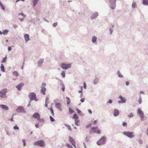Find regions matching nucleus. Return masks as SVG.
<instances>
[{"label": "nucleus", "instance_id": "f257e3e1", "mask_svg": "<svg viewBox=\"0 0 148 148\" xmlns=\"http://www.w3.org/2000/svg\"><path fill=\"white\" fill-rule=\"evenodd\" d=\"M106 139V137L105 136H102L100 139L97 142V144L98 145H101L105 144Z\"/></svg>", "mask_w": 148, "mask_h": 148}, {"label": "nucleus", "instance_id": "13d9d810", "mask_svg": "<svg viewBox=\"0 0 148 148\" xmlns=\"http://www.w3.org/2000/svg\"><path fill=\"white\" fill-rule=\"evenodd\" d=\"M91 125V123H90L89 125H86V128H88Z\"/></svg>", "mask_w": 148, "mask_h": 148}, {"label": "nucleus", "instance_id": "c756f323", "mask_svg": "<svg viewBox=\"0 0 148 148\" xmlns=\"http://www.w3.org/2000/svg\"><path fill=\"white\" fill-rule=\"evenodd\" d=\"M0 67L2 71L4 72H5V70L4 66L3 64H1Z\"/></svg>", "mask_w": 148, "mask_h": 148}, {"label": "nucleus", "instance_id": "49530a36", "mask_svg": "<svg viewBox=\"0 0 148 148\" xmlns=\"http://www.w3.org/2000/svg\"><path fill=\"white\" fill-rule=\"evenodd\" d=\"M59 99H55L54 100V103L55 104H56V103H57V102L59 101Z\"/></svg>", "mask_w": 148, "mask_h": 148}, {"label": "nucleus", "instance_id": "7ed1b4c3", "mask_svg": "<svg viewBox=\"0 0 148 148\" xmlns=\"http://www.w3.org/2000/svg\"><path fill=\"white\" fill-rule=\"evenodd\" d=\"M34 145H38L41 147H43L45 146V143L42 140L34 142Z\"/></svg>", "mask_w": 148, "mask_h": 148}, {"label": "nucleus", "instance_id": "052dcab7", "mask_svg": "<svg viewBox=\"0 0 148 148\" xmlns=\"http://www.w3.org/2000/svg\"><path fill=\"white\" fill-rule=\"evenodd\" d=\"M13 27L14 28H16L18 27V25L16 24H14L13 25Z\"/></svg>", "mask_w": 148, "mask_h": 148}, {"label": "nucleus", "instance_id": "a18cd8bd", "mask_svg": "<svg viewBox=\"0 0 148 148\" xmlns=\"http://www.w3.org/2000/svg\"><path fill=\"white\" fill-rule=\"evenodd\" d=\"M13 128L15 130H19V127L17 126V125H16L13 127Z\"/></svg>", "mask_w": 148, "mask_h": 148}, {"label": "nucleus", "instance_id": "a211bd4d", "mask_svg": "<svg viewBox=\"0 0 148 148\" xmlns=\"http://www.w3.org/2000/svg\"><path fill=\"white\" fill-rule=\"evenodd\" d=\"M24 85V84L23 83H21L18 84L17 86H16V87L17 88L18 90L20 91L21 90V88Z\"/></svg>", "mask_w": 148, "mask_h": 148}, {"label": "nucleus", "instance_id": "1a4fd4ad", "mask_svg": "<svg viewBox=\"0 0 148 148\" xmlns=\"http://www.w3.org/2000/svg\"><path fill=\"white\" fill-rule=\"evenodd\" d=\"M137 113L140 116L141 119V120L142 121L144 120V114L142 112V111L140 109L138 108V109Z\"/></svg>", "mask_w": 148, "mask_h": 148}, {"label": "nucleus", "instance_id": "0e129e2a", "mask_svg": "<svg viewBox=\"0 0 148 148\" xmlns=\"http://www.w3.org/2000/svg\"><path fill=\"white\" fill-rule=\"evenodd\" d=\"M8 50L9 51H10L12 50V48L11 47H9L8 48Z\"/></svg>", "mask_w": 148, "mask_h": 148}, {"label": "nucleus", "instance_id": "0eeeda50", "mask_svg": "<svg viewBox=\"0 0 148 148\" xmlns=\"http://www.w3.org/2000/svg\"><path fill=\"white\" fill-rule=\"evenodd\" d=\"M7 90L6 89H3L0 91V97L1 98H4L5 97Z\"/></svg>", "mask_w": 148, "mask_h": 148}, {"label": "nucleus", "instance_id": "5fc2aeb1", "mask_svg": "<svg viewBox=\"0 0 148 148\" xmlns=\"http://www.w3.org/2000/svg\"><path fill=\"white\" fill-rule=\"evenodd\" d=\"M58 25L57 23H53V26L54 27H56Z\"/></svg>", "mask_w": 148, "mask_h": 148}, {"label": "nucleus", "instance_id": "9b49d317", "mask_svg": "<svg viewBox=\"0 0 148 148\" xmlns=\"http://www.w3.org/2000/svg\"><path fill=\"white\" fill-rule=\"evenodd\" d=\"M26 16L23 13H19L18 14V18L21 21H23Z\"/></svg>", "mask_w": 148, "mask_h": 148}, {"label": "nucleus", "instance_id": "4468645a", "mask_svg": "<svg viewBox=\"0 0 148 148\" xmlns=\"http://www.w3.org/2000/svg\"><path fill=\"white\" fill-rule=\"evenodd\" d=\"M98 128L97 127H92L91 128V130L93 131L94 133H97L98 134H100L101 133V131L100 130H99L98 131H97L96 130V129H97Z\"/></svg>", "mask_w": 148, "mask_h": 148}, {"label": "nucleus", "instance_id": "9d476101", "mask_svg": "<svg viewBox=\"0 0 148 148\" xmlns=\"http://www.w3.org/2000/svg\"><path fill=\"white\" fill-rule=\"evenodd\" d=\"M137 113L140 116L141 119V120L142 121L144 120V114L142 112V111L140 109L138 108V109Z\"/></svg>", "mask_w": 148, "mask_h": 148}, {"label": "nucleus", "instance_id": "4c0bfd02", "mask_svg": "<svg viewBox=\"0 0 148 148\" xmlns=\"http://www.w3.org/2000/svg\"><path fill=\"white\" fill-rule=\"evenodd\" d=\"M69 112L70 114H72L73 113H74V111L72 109H71V108H69Z\"/></svg>", "mask_w": 148, "mask_h": 148}, {"label": "nucleus", "instance_id": "f8f14e48", "mask_svg": "<svg viewBox=\"0 0 148 148\" xmlns=\"http://www.w3.org/2000/svg\"><path fill=\"white\" fill-rule=\"evenodd\" d=\"M119 98L121 99V100L118 101V103H124L126 102V99L125 98L123 97L122 96L120 95Z\"/></svg>", "mask_w": 148, "mask_h": 148}, {"label": "nucleus", "instance_id": "69168bd1", "mask_svg": "<svg viewBox=\"0 0 148 148\" xmlns=\"http://www.w3.org/2000/svg\"><path fill=\"white\" fill-rule=\"evenodd\" d=\"M88 112L90 114L92 113V111L90 109L88 110Z\"/></svg>", "mask_w": 148, "mask_h": 148}, {"label": "nucleus", "instance_id": "39448f33", "mask_svg": "<svg viewBox=\"0 0 148 148\" xmlns=\"http://www.w3.org/2000/svg\"><path fill=\"white\" fill-rule=\"evenodd\" d=\"M116 0H109L110 6L112 10L115 8Z\"/></svg>", "mask_w": 148, "mask_h": 148}, {"label": "nucleus", "instance_id": "bb28decb", "mask_svg": "<svg viewBox=\"0 0 148 148\" xmlns=\"http://www.w3.org/2000/svg\"><path fill=\"white\" fill-rule=\"evenodd\" d=\"M60 85L62 86V90L63 92H64L65 90V86L63 83L62 82V83L60 84Z\"/></svg>", "mask_w": 148, "mask_h": 148}, {"label": "nucleus", "instance_id": "c85d7f7f", "mask_svg": "<svg viewBox=\"0 0 148 148\" xmlns=\"http://www.w3.org/2000/svg\"><path fill=\"white\" fill-rule=\"evenodd\" d=\"M99 82V79L98 78H95L94 80H93V83L95 84H97Z\"/></svg>", "mask_w": 148, "mask_h": 148}, {"label": "nucleus", "instance_id": "4d7b16f0", "mask_svg": "<svg viewBox=\"0 0 148 148\" xmlns=\"http://www.w3.org/2000/svg\"><path fill=\"white\" fill-rule=\"evenodd\" d=\"M84 89H86V84L85 82L84 83Z\"/></svg>", "mask_w": 148, "mask_h": 148}, {"label": "nucleus", "instance_id": "72a5a7b5", "mask_svg": "<svg viewBox=\"0 0 148 148\" xmlns=\"http://www.w3.org/2000/svg\"><path fill=\"white\" fill-rule=\"evenodd\" d=\"M0 6H1V8L2 10H5V8L1 2H0Z\"/></svg>", "mask_w": 148, "mask_h": 148}, {"label": "nucleus", "instance_id": "f704fd0d", "mask_svg": "<svg viewBox=\"0 0 148 148\" xmlns=\"http://www.w3.org/2000/svg\"><path fill=\"white\" fill-rule=\"evenodd\" d=\"M64 125H65V126L68 127V129L70 131H71V127L69 125H67L66 124H64Z\"/></svg>", "mask_w": 148, "mask_h": 148}, {"label": "nucleus", "instance_id": "3c124183", "mask_svg": "<svg viewBox=\"0 0 148 148\" xmlns=\"http://www.w3.org/2000/svg\"><path fill=\"white\" fill-rule=\"evenodd\" d=\"M22 141H23V146H25L26 145V142H25V140H24V139H23L22 140Z\"/></svg>", "mask_w": 148, "mask_h": 148}, {"label": "nucleus", "instance_id": "6ab92c4d", "mask_svg": "<svg viewBox=\"0 0 148 148\" xmlns=\"http://www.w3.org/2000/svg\"><path fill=\"white\" fill-rule=\"evenodd\" d=\"M41 93L43 95H45V91L46 90V89L45 87H43L42 86H41Z\"/></svg>", "mask_w": 148, "mask_h": 148}, {"label": "nucleus", "instance_id": "680f3d73", "mask_svg": "<svg viewBox=\"0 0 148 148\" xmlns=\"http://www.w3.org/2000/svg\"><path fill=\"white\" fill-rule=\"evenodd\" d=\"M139 143L140 144H142L143 143V141L142 140H139Z\"/></svg>", "mask_w": 148, "mask_h": 148}, {"label": "nucleus", "instance_id": "aec40b11", "mask_svg": "<svg viewBox=\"0 0 148 148\" xmlns=\"http://www.w3.org/2000/svg\"><path fill=\"white\" fill-rule=\"evenodd\" d=\"M24 37L26 42H27L30 40L29 35L27 34H25L24 36Z\"/></svg>", "mask_w": 148, "mask_h": 148}, {"label": "nucleus", "instance_id": "c03bdc74", "mask_svg": "<svg viewBox=\"0 0 148 148\" xmlns=\"http://www.w3.org/2000/svg\"><path fill=\"white\" fill-rule=\"evenodd\" d=\"M49 118L51 121L53 122L55 121V119L52 116H49Z\"/></svg>", "mask_w": 148, "mask_h": 148}, {"label": "nucleus", "instance_id": "864d4df0", "mask_svg": "<svg viewBox=\"0 0 148 148\" xmlns=\"http://www.w3.org/2000/svg\"><path fill=\"white\" fill-rule=\"evenodd\" d=\"M122 125L124 127L127 126V124L125 122H124L123 123Z\"/></svg>", "mask_w": 148, "mask_h": 148}, {"label": "nucleus", "instance_id": "e2e57ef3", "mask_svg": "<svg viewBox=\"0 0 148 148\" xmlns=\"http://www.w3.org/2000/svg\"><path fill=\"white\" fill-rule=\"evenodd\" d=\"M125 83L126 86H128L129 85V82L128 81H126Z\"/></svg>", "mask_w": 148, "mask_h": 148}, {"label": "nucleus", "instance_id": "393cba45", "mask_svg": "<svg viewBox=\"0 0 148 148\" xmlns=\"http://www.w3.org/2000/svg\"><path fill=\"white\" fill-rule=\"evenodd\" d=\"M117 75H118V77L120 78H122L123 77V75L121 73L120 71H117L116 73Z\"/></svg>", "mask_w": 148, "mask_h": 148}, {"label": "nucleus", "instance_id": "ea45409f", "mask_svg": "<svg viewBox=\"0 0 148 148\" xmlns=\"http://www.w3.org/2000/svg\"><path fill=\"white\" fill-rule=\"evenodd\" d=\"M61 75L62 77L64 78L65 76V73L64 71H62Z\"/></svg>", "mask_w": 148, "mask_h": 148}, {"label": "nucleus", "instance_id": "473e14b6", "mask_svg": "<svg viewBox=\"0 0 148 148\" xmlns=\"http://www.w3.org/2000/svg\"><path fill=\"white\" fill-rule=\"evenodd\" d=\"M69 141L71 143L72 142H73V141H74V140L73 138L71 136L69 137Z\"/></svg>", "mask_w": 148, "mask_h": 148}, {"label": "nucleus", "instance_id": "dca6fc26", "mask_svg": "<svg viewBox=\"0 0 148 148\" xmlns=\"http://www.w3.org/2000/svg\"><path fill=\"white\" fill-rule=\"evenodd\" d=\"M99 14L97 12H95L92 14V16H91L90 18L91 20L94 19L97 17L98 16Z\"/></svg>", "mask_w": 148, "mask_h": 148}, {"label": "nucleus", "instance_id": "338daca9", "mask_svg": "<svg viewBox=\"0 0 148 148\" xmlns=\"http://www.w3.org/2000/svg\"><path fill=\"white\" fill-rule=\"evenodd\" d=\"M80 101L82 102H83L84 101V98H82L81 99Z\"/></svg>", "mask_w": 148, "mask_h": 148}, {"label": "nucleus", "instance_id": "6e6552de", "mask_svg": "<svg viewBox=\"0 0 148 148\" xmlns=\"http://www.w3.org/2000/svg\"><path fill=\"white\" fill-rule=\"evenodd\" d=\"M16 111L18 113H25L26 111L24 108L21 106H19L17 108Z\"/></svg>", "mask_w": 148, "mask_h": 148}, {"label": "nucleus", "instance_id": "b1692460", "mask_svg": "<svg viewBox=\"0 0 148 148\" xmlns=\"http://www.w3.org/2000/svg\"><path fill=\"white\" fill-rule=\"evenodd\" d=\"M39 0H33V5L35 7L38 4Z\"/></svg>", "mask_w": 148, "mask_h": 148}, {"label": "nucleus", "instance_id": "6e6d98bb", "mask_svg": "<svg viewBox=\"0 0 148 148\" xmlns=\"http://www.w3.org/2000/svg\"><path fill=\"white\" fill-rule=\"evenodd\" d=\"M76 110L77 111V112L78 114H79L81 113V111L79 110L77 108H76Z\"/></svg>", "mask_w": 148, "mask_h": 148}, {"label": "nucleus", "instance_id": "ddd939ff", "mask_svg": "<svg viewBox=\"0 0 148 148\" xmlns=\"http://www.w3.org/2000/svg\"><path fill=\"white\" fill-rule=\"evenodd\" d=\"M33 117L36 118L38 120H40V114L38 113H35L32 116Z\"/></svg>", "mask_w": 148, "mask_h": 148}, {"label": "nucleus", "instance_id": "de8ad7c7", "mask_svg": "<svg viewBox=\"0 0 148 148\" xmlns=\"http://www.w3.org/2000/svg\"><path fill=\"white\" fill-rule=\"evenodd\" d=\"M107 103L111 104L112 103V101L110 99H109L108 101L107 102Z\"/></svg>", "mask_w": 148, "mask_h": 148}, {"label": "nucleus", "instance_id": "20e7f679", "mask_svg": "<svg viewBox=\"0 0 148 148\" xmlns=\"http://www.w3.org/2000/svg\"><path fill=\"white\" fill-rule=\"evenodd\" d=\"M61 68L65 70H67L71 67V64H66L64 63H62L61 65Z\"/></svg>", "mask_w": 148, "mask_h": 148}, {"label": "nucleus", "instance_id": "774afa93", "mask_svg": "<svg viewBox=\"0 0 148 148\" xmlns=\"http://www.w3.org/2000/svg\"><path fill=\"white\" fill-rule=\"evenodd\" d=\"M35 126L36 128H38L39 127V125L38 124H36L35 125Z\"/></svg>", "mask_w": 148, "mask_h": 148}, {"label": "nucleus", "instance_id": "7c9ffc66", "mask_svg": "<svg viewBox=\"0 0 148 148\" xmlns=\"http://www.w3.org/2000/svg\"><path fill=\"white\" fill-rule=\"evenodd\" d=\"M72 118L75 119V120H77L78 119V116L75 113L74 114L73 116L72 117Z\"/></svg>", "mask_w": 148, "mask_h": 148}, {"label": "nucleus", "instance_id": "09e8293b", "mask_svg": "<svg viewBox=\"0 0 148 148\" xmlns=\"http://www.w3.org/2000/svg\"><path fill=\"white\" fill-rule=\"evenodd\" d=\"M133 116V114L132 113H130L128 115V116L130 118L132 117Z\"/></svg>", "mask_w": 148, "mask_h": 148}, {"label": "nucleus", "instance_id": "37998d69", "mask_svg": "<svg viewBox=\"0 0 148 148\" xmlns=\"http://www.w3.org/2000/svg\"><path fill=\"white\" fill-rule=\"evenodd\" d=\"M8 32L9 30H8L5 29L3 32V34H5L6 33H8Z\"/></svg>", "mask_w": 148, "mask_h": 148}, {"label": "nucleus", "instance_id": "603ef678", "mask_svg": "<svg viewBox=\"0 0 148 148\" xmlns=\"http://www.w3.org/2000/svg\"><path fill=\"white\" fill-rule=\"evenodd\" d=\"M109 31L110 32V34L111 35H112V32H113V29H112L111 28H110L109 29Z\"/></svg>", "mask_w": 148, "mask_h": 148}, {"label": "nucleus", "instance_id": "bf43d9fd", "mask_svg": "<svg viewBox=\"0 0 148 148\" xmlns=\"http://www.w3.org/2000/svg\"><path fill=\"white\" fill-rule=\"evenodd\" d=\"M85 140L86 142H88V140H89V139H88V138L87 137H86L85 139Z\"/></svg>", "mask_w": 148, "mask_h": 148}, {"label": "nucleus", "instance_id": "412c9836", "mask_svg": "<svg viewBox=\"0 0 148 148\" xmlns=\"http://www.w3.org/2000/svg\"><path fill=\"white\" fill-rule=\"evenodd\" d=\"M119 114V111L118 110L115 109L114 110V116H116L118 115Z\"/></svg>", "mask_w": 148, "mask_h": 148}, {"label": "nucleus", "instance_id": "79ce46f5", "mask_svg": "<svg viewBox=\"0 0 148 148\" xmlns=\"http://www.w3.org/2000/svg\"><path fill=\"white\" fill-rule=\"evenodd\" d=\"M7 57L6 56H5L4 58L3 59L2 61H1V63H4L5 61L7 59Z\"/></svg>", "mask_w": 148, "mask_h": 148}, {"label": "nucleus", "instance_id": "5701e85b", "mask_svg": "<svg viewBox=\"0 0 148 148\" xmlns=\"http://www.w3.org/2000/svg\"><path fill=\"white\" fill-rule=\"evenodd\" d=\"M97 38L96 36H93L92 38V41L93 43H95L96 42L97 40Z\"/></svg>", "mask_w": 148, "mask_h": 148}, {"label": "nucleus", "instance_id": "a878e982", "mask_svg": "<svg viewBox=\"0 0 148 148\" xmlns=\"http://www.w3.org/2000/svg\"><path fill=\"white\" fill-rule=\"evenodd\" d=\"M132 7L133 9H135L137 7V5L135 1H134L132 4Z\"/></svg>", "mask_w": 148, "mask_h": 148}, {"label": "nucleus", "instance_id": "e433bc0d", "mask_svg": "<svg viewBox=\"0 0 148 148\" xmlns=\"http://www.w3.org/2000/svg\"><path fill=\"white\" fill-rule=\"evenodd\" d=\"M13 74L15 75L16 77H17L18 76V72L15 71L13 72Z\"/></svg>", "mask_w": 148, "mask_h": 148}, {"label": "nucleus", "instance_id": "4be33fe9", "mask_svg": "<svg viewBox=\"0 0 148 148\" xmlns=\"http://www.w3.org/2000/svg\"><path fill=\"white\" fill-rule=\"evenodd\" d=\"M0 107L5 110H8L9 109L8 107L4 105H0Z\"/></svg>", "mask_w": 148, "mask_h": 148}, {"label": "nucleus", "instance_id": "a19ab883", "mask_svg": "<svg viewBox=\"0 0 148 148\" xmlns=\"http://www.w3.org/2000/svg\"><path fill=\"white\" fill-rule=\"evenodd\" d=\"M79 121V120H75V124L76 125L79 126V124L78 123V122Z\"/></svg>", "mask_w": 148, "mask_h": 148}, {"label": "nucleus", "instance_id": "8fccbe9b", "mask_svg": "<svg viewBox=\"0 0 148 148\" xmlns=\"http://www.w3.org/2000/svg\"><path fill=\"white\" fill-rule=\"evenodd\" d=\"M66 146L68 147L69 148H73V147L69 144H67L66 145Z\"/></svg>", "mask_w": 148, "mask_h": 148}, {"label": "nucleus", "instance_id": "c9c22d12", "mask_svg": "<svg viewBox=\"0 0 148 148\" xmlns=\"http://www.w3.org/2000/svg\"><path fill=\"white\" fill-rule=\"evenodd\" d=\"M66 99L67 100V104H69L70 103V102H71V101H70V98L68 97H66Z\"/></svg>", "mask_w": 148, "mask_h": 148}, {"label": "nucleus", "instance_id": "cd10ccee", "mask_svg": "<svg viewBox=\"0 0 148 148\" xmlns=\"http://www.w3.org/2000/svg\"><path fill=\"white\" fill-rule=\"evenodd\" d=\"M143 4L145 5H148V0H143Z\"/></svg>", "mask_w": 148, "mask_h": 148}, {"label": "nucleus", "instance_id": "f3484780", "mask_svg": "<svg viewBox=\"0 0 148 148\" xmlns=\"http://www.w3.org/2000/svg\"><path fill=\"white\" fill-rule=\"evenodd\" d=\"M55 107L57 108L58 110L62 111V109L61 105L60 103H56L55 104Z\"/></svg>", "mask_w": 148, "mask_h": 148}, {"label": "nucleus", "instance_id": "f03ea898", "mask_svg": "<svg viewBox=\"0 0 148 148\" xmlns=\"http://www.w3.org/2000/svg\"><path fill=\"white\" fill-rule=\"evenodd\" d=\"M28 97L30 101L34 100L36 101H38V99L36 97V94L34 92L30 93Z\"/></svg>", "mask_w": 148, "mask_h": 148}, {"label": "nucleus", "instance_id": "2eb2a0df", "mask_svg": "<svg viewBox=\"0 0 148 148\" xmlns=\"http://www.w3.org/2000/svg\"><path fill=\"white\" fill-rule=\"evenodd\" d=\"M44 62V59H40L38 62V65L39 67L42 66V64Z\"/></svg>", "mask_w": 148, "mask_h": 148}, {"label": "nucleus", "instance_id": "423d86ee", "mask_svg": "<svg viewBox=\"0 0 148 148\" xmlns=\"http://www.w3.org/2000/svg\"><path fill=\"white\" fill-rule=\"evenodd\" d=\"M133 134V132H131L129 131L124 132L123 133L124 135L130 138H132L134 136V135Z\"/></svg>", "mask_w": 148, "mask_h": 148}, {"label": "nucleus", "instance_id": "2f4dec72", "mask_svg": "<svg viewBox=\"0 0 148 148\" xmlns=\"http://www.w3.org/2000/svg\"><path fill=\"white\" fill-rule=\"evenodd\" d=\"M48 109L50 110L51 113L52 114V116H54V113L53 108L52 107H51L50 108H48Z\"/></svg>", "mask_w": 148, "mask_h": 148}, {"label": "nucleus", "instance_id": "58836bf2", "mask_svg": "<svg viewBox=\"0 0 148 148\" xmlns=\"http://www.w3.org/2000/svg\"><path fill=\"white\" fill-rule=\"evenodd\" d=\"M142 102V101L141 97V96L140 95L139 96V99L138 101V102L139 104H140Z\"/></svg>", "mask_w": 148, "mask_h": 148}]
</instances>
